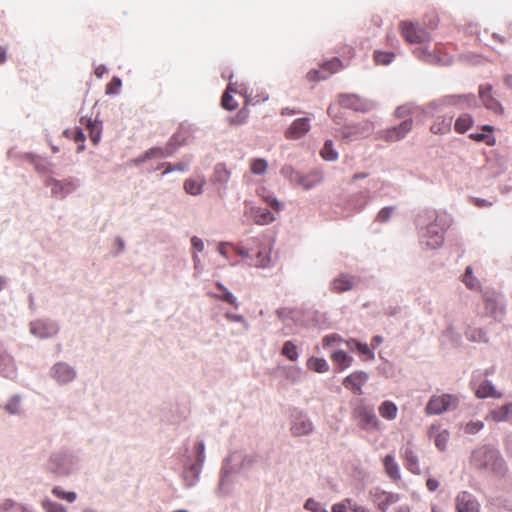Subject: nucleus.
Masks as SVG:
<instances>
[{"mask_svg":"<svg viewBox=\"0 0 512 512\" xmlns=\"http://www.w3.org/2000/svg\"><path fill=\"white\" fill-rule=\"evenodd\" d=\"M451 220L445 212L434 209L420 211L415 219L419 244L424 250H437L443 246L444 234Z\"/></svg>","mask_w":512,"mask_h":512,"instance_id":"obj_1","label":"nucleus"},{"mask_svg":"<svg viewBox=\"0 0 512 512\" xmlns=\"http://www.w3.org/2000/svg\"><path fill=\"white\" fill-rule=\"evenodd\" d=\"M43 467L45 472L54 478L68 479L81 471L82 458L79 451L62 446L48 454Z\"/></svg>","mask_w":512,"mask_h":512,"instance_id":"obj_2","label":"nucleus"},{"mask_svg":"<svg viewBox=\"0 0 512 512\" xmlns=\"http://www.w3.org/2000/svg\"><path fill=\"white\" fill-rule=\"evenodd\" d=\"M471 464L479 470L490 471L503 476L507 471L505 460L500 451L492 445H482L472 451Z\"/></svg>","mask_w":512,"mask_h":512,"instance_id":"obj_3","label":"nucleus"},{"mask_svg":"<svg viewBox=\"0 0 512 512\" xmlns=\"http://www.w3.org/2000/svg\"><path fill=\"white\" fill-rule=\"evenodd\" d=\"M351 416L362 430L372 432L381 429L374 407L367 404L364 399H358L353 403Z\"/></svg>","mask_w":512,"mask_h":512,"instance_id":"obj_4","label":"nucleus"},{"mask_svg":"<svg viewBox=\"0 0 512 512\" xmlns=\"http://www.w3.org/2000/svg\"><path fill=\"white\" fill-rule=\"evenodd\" d=\"M50 380L58 387L71 385L78 377L75 366L66 361H56L48 370Z\"/></svg>","mask_w":512,"mask_h":512,"instance_id":"obj_5","label":"nucleus"},{"mask_svg":"<svg viewBox=\"0 0 512 512\" xmlns=\"http://www.w3.org/2000/svg\"><path fill=\"white\" fill-rule=\"evenodd\" d=\"M29 333L38 340H48L55 338L60 332V324L58 321L42 317L29 322Z\"/></svg>","mask_w":512,"mask_h":512,"instance_id":"obj_6","label":"nucleus"},{"mask_svg":"<svg viewBox=\"0 0 512 512\" xmlns=\"http://www.w3.org/2000/svg\"><path fill=\"white\" fill-rule=\"evenodd\" d=\"M484 311L486 316L496 321H501L506 313V299L503 294L486 289L483 292Z\"/></svg>","mask_w":512,"mask_h":512,"instance_id":"obj_7","label":"nucleus"},{"mask_svg":"<svg viewBox=\"0 0 512 512\" xmlns=\"http://www.w3.org/2000/svg\"><path fill=\"white\" fill-rule=\"evenodd\" d=\"M459 406V398L452 394L433 395L426 407L427 415H441L448 411H453Z\"/></svg>","mask_w":512,"mask_h":512,"instance_id":"obj_8","label":"nucleus"},{"mask_svg":"<svg viewBox=\"0 0 512 512\" xmlns=\"http://www.w3.org/2000/svg\"><path fill=\"white\" fill-rule=\"evenodd\" d=\"M46 186L50 188L51 195L63 199L75 192L80 186V180L76 177H68L62 180L49 177Z\"/></svg>","mask_w":512,"mask_h":512,"instance_id":"obj_9","label":"nucleus"},{"mask_svg":"<svg viewBox=\"0 0 512 512\" xmlns=\"http://www.w3.org/2000/svg\"><path fill=\"white\" fill-rule=\"evenodd\" d=\"M254 456L242 451L232 452L225 460L230 469L238 475L246 474L254 465Z\"/></svg>","mask_w":512,"mask_h":512,"instance_id":"obj_10","label":"nucleus"},{"mask_svg":"<svg viewBox=\"0 0 512 512\" xmlns=\"http://www.w3.org/2000/svg\"><path fill=\"white\" fill-rule=\"evenodd\" d=\"M238 474L234 473L230 467L223 462L220 475H219V483L215 490V493L220 498H226L231 496L237 479Z\"/></svg>","mask_w":512,"mask_h":512,"instance_id":"obj_11","label":"nucleus"},{"mask_svg":"<svg viewBox=\"0 0 512 512\" xmlns=\"http://www.w3.org/2000/svg\"><path fill=\"white\" fill-rule=\"evenodd\" d=\"M402 36L411 44H426L431 41V35L423 27L414 23H402Z\"/></svg>","mask_w":512,"mask_h":512,"instance_id":"obj_12","label":"nucleus"},{"mask_svg":"<svg viewBox=\"0 0 512 512\" xmlns=\"http://www.w3.org/2000/svg\"><path fill=\"white\" fill-rule=\"evenodd\" d=\"M339 104L347 109H352L356 112H368L375 106L373 101L363 99L355 94H342L339 96Z\"/></svg>","mask_w":512,"mask_h":512,"instance_id":"obj_13","label":"nucleus"},{"mask_svg":"<svg viewBox=\"0 0 512 512\" xmlns=\"http://www.w3.org/2000/svg\"><path fill=\"white\" fill-rule=\"evenodd\" d=\"M373 124L369 121H364L355 125H347L341 129L343 138L347 141H354L361 138H366L373 132Z\"/></svg>","mask_w":512,"mask_h":512,"instance_id":"obj_14","label":"nucleus"},{"mask_svg":"<svg viewBox=\"0 0 512 512\" xmlns=\"http://www.w3.org/2000/svg\"><path fill=\"white\" fill-rule=\"evenodd\" d=\"M446 107H454L458 110H466L478 107V99L472 94H458L444 96Z\"/></svg>","mask_w":512,"mask_h":512,"instance_id":"obj_15","label":"nucleus"},{"mask_svg":"<svg viewBox=\"0 0 512 512\" xmlns=\"http://www.w3.org/2000/svg\"><path fill=\"white\" fill-rule=\"evenodd\" d=\"M493 87L490 84L479 86V99L486 109L494 114L501 115L504 112L502 104L492 94Z\"/></svg>","mask_w":512,"mask_h":512,"instance_id":"obj_16","label":"nucleus"},{"mask_svg":"<svg viewBox=\"0 0 512 512\" xmlns=\"http://www.w3.org/2000/svg\"><path fill=\"white\" fill-rule=\"evenodd\" d=\"M358 283L359 280L357 277L347 273H340L330 281L329 289L332 293L341 294L351 291L358 285Z\"/></svg>","mask_w":512,"mask_h":512,"instance_id":"obj_17","label":"nucleus"},{"mask_svg":"<svg viewBox=\"0 0 512 512\" xmlns=\"http://www.w3.org/2000/svg\"><path fill=\"white\" fill-rule=\"evenodd\" d=\"M0 375L9 380H15L18 369L14 357L0 343Z\"/></svg>","mask_w":512,"mask_h":512,"instance_id":"obj_18","label":"nucleus"},{"mask_svg":"<svg viewBox=\"0 0 512 512\" xmlns=\"http://www.w3.org/2000/svg\"><path fill=\"white\" fill-rule=\"evenodd\" d=\"M370 495L373 503L377 505L382 512H386L392 504L400 500L399 494L387 492L379 488L371 490Z\"/></svg>","mask_w":512,"mask_h":512,"instance_id":"obj_19","label":"nucleus"},{"mask_svg":"<svg viewBox=\"0 0 512 512\" xmlns=\"http://www.w3.org/2000/svg\"><path fill=\"white\" fill-rule=\"evenodd\" d=\"M231 178V171L227 169L224 163H217L213 168L211 182L218 186V193L223 196L226 194L228 183Z\"/></svg>","mask_w":512,"mask_h":512,"instance_id":"obj_20","label":"nucleus"},{"mask_svg":"<svg viewBox=\"0 0 512 512\" xmlns=\"http://www.w3.org/2000/svg\"><path fill=\"white\" fill-rule=\"evenodd\" d=\"M189 136V127L181 125L180 129L173 134L166 146L163 148L165 150V158L172 156L179 146L186 145L188 143Z\"/></svg>","mask_w":512,"mask_h":512,"instance_id":"obj_21","label":"nucleus"},{"mask_svg":"<svg viewBox=\"0 0 512 512\" xmlns=\"http://www.w3.org/2000/svg\"><path fill=\"white\" fill-rule=\"evenodd\" d=\"M455 508L457 512H480L478 500L468 491H462L456 496Z\"/></svg>","mask_w":512,"mask_h":512,"instance_id":"obj_22","label":"nucleus"},{"mask_svg":"<svg viewBox=\"0 0 512 512\" xmlns=\"http://www.w3.org/2000/svg\"><path fill=\"white\" fill-rule=\"evenodd\" d=\"M313 430L314 425L306 414L302 412H296L293 415L291 432L294 436L309 435L313 432Z\"/></svg>","mask_w":512,"mask_h":512,"instance_id":"obj_23","label":"nucleus"},{"mask_svg":"<svg viewBox=\"0 0 512 512\" xmlns=\"http://www.w3.org/2000/svg\"><path fill=\"white\" fill-rule=\"evenodd\" d=\"M413 127L412 119L402 121L398 126L389 128L383 132V138L387 142H397L406 137Z\"/></svg>","mask_w":512,"mask_h":512,"instance_id":"obj_24","label":"nucleus"},{"mask_svg":"<svg viewBox=\"0 0 512 512\" xmlns=\"http://www.w3.org/2000/svg\"><path fill=\"white\" fill-rule=\"evenodd\" d=\"M413 53L418 59L428 64L446 66L451 63V59L447 55L441 56L436 51H430L427 48H417Z\"/></svg>","mask_w":512,"mask_h":512,"instance_id":"obj_25","label":"nucleus"},{"mask_svg":"<svg viewBox=\"0 0 512 512\" xmlns=\"http://www.w3.org/2000/svg\"><path fill=\"white\" fill-rule=\"evenodd\" d=\"M341 66L339 58H334L325 62L320 70H312L308 73V79L311 81H320L327 79L331 74L337 72Z\"/></svg>","mask_w":512,"mask_h":512,"instance_id":"obj_26","label":"nucleus"},{"mask_svg":"<svg viewBox=\"0 0 512 512\" xmlns=\"http://www.w3.org/2000/svg\"><path fill=\"white\" fill-rule=\"evenodd\" d=\"M369 376L364 371H356L347 376L343 385L345 388L353 391L354 394L361 395L363 393L362 386L367 382Z\"/></svg>","mask_w":512,"mask_h":512,"instance_id":"obj_27","label":"nucleus"},{"mask_svg":"<svg viewBox=\"0 0 512 512\" xmlns=\"http://www.w3.org/2000/svg\"><path fill=\"white\" fill-rule=\"evenodd\" d=\"M310 130V119L307 117L298 118L292 122L286 130L285 136L288 139H300Z\"/></svg>","mask_w":512,"mask_h":512,"instance_id":"obj_28","label":"nucleus"},{"mask_svg":"<svg viewBox=\"0 0 512 512\" xmlns=\"http://www.w3.org/2000/svg\"><path fill=\"white\" fill-rule=\"evenodd\" d=\"M203 467L191 464L187 461L184 462L182 478L185 487L193 488L200 480Z\"/></svg>","mask_w":512,"mask_h":512,"instance_id":"obj_29","label":"nucleus"},{"mask_svg":"<svg viewBox=\"0 0 512 512\" xmlns=\"http://www.w3.org/2000/svg\"><path fill=\"white\" fill-rule=\"evenodd\" d=\"M402 456L405 460V467L413 474L420 475L421 474V467L419 463V458L414 450V447L412 444L408 443L403 449H402Z\"/></svg>","mask_w":512,"mask_h":512,"instance_id":"obj_30","label":"nucleus"},{"mask_svg":"<svg viewBox=\"0 0 512 512\" xmlns=\"http://www.w3.org/2000/svg\"><path fill=\"white\" fill-rule=\"evenodd\" d=\"M245 213L251 216L257 225L264 226L275 221L273 213L266 208L250 206Z\"/></svg>","mask_w":512,"mask_h":512,"instance_id":"obj_31","label":"nucleus"},{"mask_svg":"<svg viewBox=\"0 0 512 512\" xmlns=\"http://www.w3.org/2000/svg\"><path fill=\"white\" fill-rule=\"evenodd\" d=\"M475 394L478 398L485 399V398H501L502 393L498 392L492 383V381L488 379H483L480 381L478 386L475 389Z\"/></svg>","mask_w":512,"mask_h":512,"instance_id":"obj_32","label":"nucleus"},{"mask_svg":"<svg viewBox=\"0 0 512 512\" xmlns=\"http://www.w3.org/2000/svg\"><path fill=\"white\" fill-rule=\"evenodd\" d=\"M205 460V442L204 440H197L194 443L192 455H186L185 461L200 467H204Z\"/></svg>","mask_w":512,"mask_h":512,"instance_id":"obj_33","label":"nucleus"},{"mask_svg":"<svg viewBox=\"0 0 512 512\" xmlns=\"http://www.w3.org/2000/svg\"><path fill=\"white\" fill-rule=\"evenodd\" d=\"M429 436L434 439V444L440 451L446 450L450 438L448 430H440L439 426L432 425L429 429Z\"/></svg>","mask_w":512,"mask_h":512,"instance_id":"obj_34","label":"nucleus"},{"mask_svg":"<svg viewBox=\"0 0 512 512\" xmlns=\"http://www.w3.org/2000/svg\"><path fill=\"white\" fill-rule=\"evenodd\" d=\"M494 422L512 423V402L499 406L489 412L488 416Z\"/></svg>","mask_w":512,"mask_h":512,"instance_id":"obj_35","label":"nucleus"},{"mask_svg":"<svg viewBox=\"0 0 512 512\" xmlns=\"http://www.w3.org/2000/svg\"><path fill=\"white\" fill-rule=\"evenodd\" d=\"M371 200L370 191L364 190L353 194L349 199L348 205L355 211H362Z\"/></svg>","mask_w":512,"mask_h":512,"instance_id":"obj_36","label":"nucleus"},{"mask_svg":"<svg viewBox=\"0 0 512 512\" xmlns=\"http://www.w3.org/2000/svg\"><path fill=\"white\" fill-rule=\"evenodd\" d=\"M22 402L23 397L21 394H13L8 398L3 409L11 416H20L23 413Z\"/></svg>","mask_w":512,"mask_h":512,"instance_id":"obj_37","label":"nucleus"},{"mask_svg":"<svg viewBox=\"0 0 512 512\" xmlns=\"http://www.w3.org/2000/svg\"><path fill=\"white\" fill-rule=\"evenodd\" d=\"M322 178L319 173H311L308 175H296V184L302 186L305 190L314 188L321 182Z\"/></svg>","mask_w":512,"mask_h":512,"instance_id":"obj_38","label":"nucleus"},{"mask_svg":"<svg viewBox=\"0 0 512 512\" xmlns=\"http://www.w3.org/2000/svg\"><path fill=\"white\" fill-rule=\"evenodd\" d=\"M215 286L220 291L219 294L214 295L217 299L227 302L230 305L234 306L235 308L239 307V302H238L237 298L234 296V294L232 292H230L228 290V288L226 286H224V284L222 282L217 281L215 283Z\"/></svg>","mask_w":512,"mask_h":512,"instance_id":"obj_39","label":"nucleus"},{"mask_svg":"<svg viewBox=\"0 0 512 512\" xmlns=\"http://www.w3.org/2000/svg\"><path fill=\"white\" fill-rule=\"evenodd\" d=\"M397 413H398L397 405L390 400H386V401L382 402L379 406V414L384 419L394 420L397 417Z\"/></svg>","mask_w":512,"mask_h":512,"instance_id":"obj_40","label":"nucleus"},{"mask_svg":"<svg viewBox=\"0 0 512 512\" xmlns=\"http://www.w3.org/2000/svg\"><path fill=\"white\" fill-rule=\"evenodd\" d=\"M40 506L44 512H68L67 507L59 502L52 500L48 496L42 497L40 500Z\"/></svg>","mask_w":512,"mask_h":512,"instance_id":"obj_41","label":"nucleus"},{"mask_svg":"<svg viewBox=\"0 0 512 512\" xmlns=\"http://www.w3.org/2000/svg\"><path fill=\"white\" fill-rule=\"evenodd\" d=\"M86 126L89 130L91 142L94 145H97L101 139L102 122L101 121H93L91 118H88L86 120Z\"/></svg>","mask_w":512,"mask_h":512,"instance_id":"obj_42","label":"nucleus"},{"mask_svg":"<svg viewBox=\"0 0 512 512\" xmlns=\"http://www.w3.org/2000/svg\"><path fill=\"white\" fill-rule=\"evenodd\" d=\"M453 116H444L438 118L431 126V131L435 134H444L451 130Z\"/></svg>","mask_w":512,"mask_h":512,"instance_id":"obj_43","label":"nucleus"},{"mask_svg":"<svg viewBox=\"0 0 512 512\" xmlns=\"http://www.w3.org/2000/svg\"><path fill=\"white\" fill-rule=\"evenodd\" d=\"M384 466L386 473L392 480H399L400 479V469L395 461V458L392 455H386L384 458Z\"/></svg>","mask_w":512,"mask_h":512,"instance_id":"obj_44","label":"nucleus"},{"mask_svg":"<svg viewBox=\"0 0 512 512\" xmlns=\"http://www.w3.org/2000/svg\"><path fill=\"white\" fill-rule=\"evenodd\" d=\"M446 105L444 103V96L435 100L430 101L426 105H424L421 108V112L424 116L432 117L434 114L441 110L442 108H445Z\"/></svg>","mask_w":512,"mask_h":512,"instance_id":"obj_45","label":"nucleus"},{"mask_svg":"<svg viewBox=\"0 0 512 512\" xmlns=\"http://www.w3.org/2000/svg\"><path fill=\"white\" fill-rule=\"evenodd\" d=\"M332 359L339 366L340 370L350 367L353 361V358L343 350L333 352Z\"/></svg>","mask_w":512,"mask_h":512,"instance_id":"obj_46","label":"nucleus"},{"mask_svg":"<svg viewBox=\"0 0 512 512\" xmlns=\"http://www.w3.org/2000/svg\"><path fill=\"white\" fill-rule=\"evenodd\" d=\"M51 494L60 500H64L68 503H74L77 500V493L74 491H65L61 486H54L51 489Z\"/></svg>","mask_w":512,"mask_h":512,"instance_id":"obj_47","label":"nucleus"},{"mask_svg":"<svg viewBox=\"0 0 512 512\" xmlns=\"http://www.w3.org/2000/svg\"><path fill=\"white\" fill-rule=\"evenodd\" d=\"M473 123V117L468 113H464L456 119L454 128L458 133H465L472 127Z\"/></svg>","mask_w":512,"mask_h":512,"instance_id":"obj_48","label":"nucleus"},{"mask_svg":"<svg viewBox=\"0 0 512 512\" xmlns=\"http://www.w3.org/2000/svg\"><path fill=\"white\" fill-rule=\"evenodd\" d=\"M462 281L466 285V287L470 290L477 291L480 289V282L474 276L473 269L471 266L466 267Z\"/></svg>","mask_w":512,"mask_h":512,"instance_id":"obj_49","label":"nucleus"},{"mask_svg":"<svg viewBox=\"0 0 512 512\" xmlns=\"http://www.w3.org/2000/svg\"><path fill=\"white\" fill-rule=\"evenodd\" d=\"M307 367L318 373H324L329 370V364L324 358L310 357L307 361Z\"/></svg>","mask_w":512,"mask_h":512,"instance_id":"obj_50","label":"nucleus"},{"mask_svg":"<svg viewBox=\"0 0 512 512\" xmlns=\"http://www.w3.org/2000/svg\"><path fill=\"white\" fill-rule=\"evenodd\" d=\"M320 153L326 161H336L338 159V152L334 149L332 140L325 141Z\"/></svg>","mask_w":512,"mask_h":512,"instance_id":"obj_51","label":"nucleus"},{"mask_svg":"<svg viewBox=\"0 0 512 512\" xmlns=\"http://www.w3.org/2000/svg\"><path fill=\"white\" fill-rule=\"evenodd\" d=\"M233 84L229 83L225 93L222 96V106L224 109L228 111H233L238 107V104L236 101H234L231 92H234Z\"/></svg>","mask_w":512,"mask_h":512,"instance_id":"obj_52","label":"nucleus"},{"mask_svg":"<svg viewBox=\"0 0 512 512\" xmlns=\"http://www.w3.org/2000/svg\"><path fill=\"white\" fill-rule=\"evenodd\" d=\"M281 353L290 361H296L299 357L297 346L292 341H286L283 344Z\"/></svg>","mask_w":512,"mask_h":512,"instance_id":"obj_53","label":"nucleus"},{"mask_svg":"<svg viewBox=\"0 0 512 512\" xmlns=\"http://www.w3.org/2000/svg\"><path fill=\"white\" fill-rule=\"evenodd\" d=\"M184 190L193 196L200 195L203 193V183H199L194 179H187L184 182Z\"/></svg>","mask_w":512,"mask_h":512,"instance_id":"obj_54","label":"nucleus"},{"mask_svg":"<svg viewBox=\"0 0 512 512\" xmlns=\"http://www.w3.org/2000/svg\"><path fill=\"white\" fill-rule=\"evenodd\" d=\"M268 167V163L263 158L253 159L250 170L254 175H263Z\"/></svg>","mask_w":512,"mask_h":512,"instance_id":"obj_55","label":"nucleus"},{"mask_svg":"<svg viewBox=\"0 0 512 512\" xmlns=\"http://www.w3.org/2000/svg\"><path fill=\"white\" fill-rule=\"evenodd\" d=\"M395 210L396 206L383 207L376 215L375 221L379 223H387L392 218Z\"/></svg>","mask_w":512,"mask_h":512,"instance_id":"obj_56","label":"nucleus"},{"mask_svg":"<svg viewBox=\"0 0 512 512\" xmlns=\"http://www.w3.org/2000/svg\"><path fill=\"white\" fill-rule=\"evenodd\" d=\"M395 58L394 53L392 52H382V51H375L374 52V60L379 65H389L393 62Z\"/></svg>","mask_w":512,"mask_h":512,"instance_id":"obj_57","label":"nucleus"},{"mask_svg":"<svg viewBox=\"0 0 512 512\" xmlns=\"http://www.w3.org/2000/svg\"><path fill=\"white\" fill-rule=\"evenodd\" d=\"M484 428V422L477 421H469L463 426V430L466 434L475 435L479 433Z\"/></svg>","mask_w":512,"mask_h":512,"instance_id":"obj_58","label":"nucleus"},{"mask_svg":"<svg viewBox=\"0 0 512 512\" xmlns=\"http://www.w3.org/2000/svg\"><path fill=\"white\" fill-rule=\"evenodd\" d=\"M161 167H165V170L163 171V175H167L171 172H174V171H180V172H185L188 170V165L185 164V163H176V164H171V163H162L158 169H160Z\"/></svg>","mask_w":512,"mask_h":512,"instance_id":"obj_59","label":"nucleus"},{"mask_svg":"<svg viewBox=\"0 0 512 512\" xmlns=\"http://www.w3.org/2000/svg\"><path fill=\"white\" fill-rule=\"evenodd\" d=\"M304 508L311 512H329L323 504L313 498H308L304 503Z\"/></svg>","mask_w":512,"mask_h":512,"instance_id":"obj_60","label":"nucleus"},{"mask_svg":"<svg viewBox=\"0 0 512 512\" xmlns=\"http://www.w3.org/2000/svg\"><path fill=\"white\" fill-rule=\"evenodd\" d=\"M256 265L261 268H268L271 266L270 250L268 252L260 250L257 253V264Z\"/></svg>","mask_w":512,"mask_h":512,"instance_id":"obj_61","label":"nucleus"},{"mask_svg":"<svg viewBox=\"0 0 512 512\" xmlns=\"http://www.w3.org/2000/svg\"><path fill=\"white\" fill-rule=\"evenodd\" d=\"M25 157H26V158H27V159H28L32 164H34L35 169H36L38 172H41V173L46 172V165H45V163L43 162V160H42L39 156H37V155H35V154H33V153H26V154H25Z\"/></svg>","mask_w":512,"mask_h":512,"instance_id":"obj_62","label":"nucleus"},{"mask_svg":"<svg viewBox=\"0 0 512 512\" xmlns=\"http://www.w3.org/2000/svg\"><path fill=\"white\" fill-rule=\"evenodd\" d=\"M224 317L230 321V322H238V323H241L243 325V328L246 330V331H249L250 330V324L249 322L244 318V316L240 315V314H234V313H231V312H226Z\"/></svg>","mask_w":512,"mask_h":512,"instance_id":"obj_63","label":"nucleus"},{"mask_svg":"<svg viewBox=\"0 0 512 512\" xmlns=\"http://www.w3.org/2000/svg\"><path fill=\"white\" fill-rule=\"evenodd\" d=\"M280 173L283 177L288 179L292 183H296V175L300 173L295 171V169L291 165H285L281 168Z\"/></svg>","mask_w":512,"mask_h":512,"instance_id":"obj_64","label":"nucleus"}]
</instances>
